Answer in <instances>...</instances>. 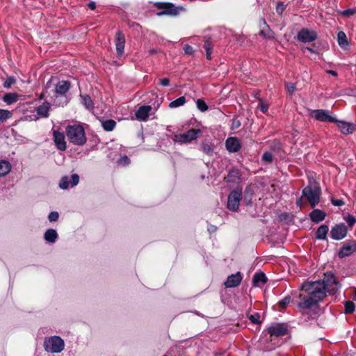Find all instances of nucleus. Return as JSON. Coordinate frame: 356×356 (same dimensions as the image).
Instances as JSON below:
<instances>
[{
  "label": "nucleus",
  "instance_id": "obj_1",
  "mask_svg": "<svg viewBox=\"0 0 356 356\" xmlns=\"http://www.w3.org/2000/svg\"><path fill=\"white\" fill-rule=\"evenodd\" d=\"M302 291L307 293V296L300 294L302 301L298 303L300 309H309L317 305L324 298L323 284L318 282L305 283L302 286Z\"/></svg>",
  "mask_w": 356,
  "mask_h": 356
},
{
  "label": "nucleus",
  "instance_id": "obj_2",
  "mask_svg": "<svg viewBox=\"0 0 356 356\" xmlns=\"http://www.w3.org/2000/svg\"><path fill=\"white\" fill-rule=\"evenodd\" d=\"M66 134L69 140L75 145H81L87 140L84 129L79 124L67 126Z\"/></svg>",
  "mask_w": 356,
  "mask_h": 356
},
{
  "label": "nucleus",
  "instance_id": "obj_3",
  "mask_svg": "<svg viewBox=\"0 0 356 356\" xmlns=\"http://www.w3.org/2000/svg\"><path fill=\"white\" fill-rule=\"evenodd\" d=\"M321 188L316 182H311L302 191V195L307 198L312 207H316L320 200Z\"/></svg>",
  "mask_w": 356,
  "mask_h": 356
},
{
  "label": "nucleus",
  "instance_id": "obj_4",
  "mask_svg": "<svg viewBox=\"0 0 356 356\" xmlns=\"http://www.w3.org/2000/svg\"><path fill=\"white\" fill-rule=\"evenodd\" d=\"M65 346L64 341L58 336L46 338L44 341V348L49 353H60Z\"/></svg>",
  "mask_w": 356,
  "mask_h": 356
},
{
  "label": "nucleus",
  "instance_id": "obj_5",
  "mask_svg": "<svg viewBox=\"0 0 356 356\" xmlns=\"http://www.w3.org/2000/svg\"><path fill=\"white\" fill-rule=\"evenodd\" d=\"M201 132L202 131L200 129H191L185 133L175 134L172 139L176 143L187 144L195 140Z\"/></svg>",
  "mask_w": 356,
  "mask_h": 356
},
{
  "label": "nucleus",
  "instance_id": "obj_6",
  "mask_svg": "<svg viewBox=\"0 0 356 356\" xmlns=\"http://www.w3.org/2000/svg\"><path fill=\"white\" fill-rule=\"evenodd\" d=\"M320 284H323V293L325 296V292L334 293L339 288V284L337 282L336 278L332 273H327L325 274L323 282L316 281Z\"/></svg>",
  "mask_w": 356,
  "mask_h": 356
},
{
  "label": "nucleus",
  "instance_id": "obj_7",
  "mask_svg": "<svg viewBox=\"0 0 356 356\" xmlns=\"http://www.w3.org/2000/svg\"><path fill=\"white\" fill-rule=\"evenodd\" d=\"M242 197V188L232 191L228 195L227 208L233 211L238 210Z\"/></svg>",
  "mask_w": 356,
  "mask_h": 356
},
{
  "label": "nucleus",
  "instance_id": "obj_8",
  "mask_svg": "<svg viewBox=\"0 0 356 356\" xmlns=\"http://www.w3.org/2000/svg\"><path fill=\"white\" fill-rule=\"evenodd\" d=\"M312 118L316 120L324 122H335L337 120L330 115V112L328 110L324 109H316L314 110L311 113Z\"/></svg>",
  "mask_w": 356,
  "mask_h": 356
},
{
  "label": "nucleus",
  "instance_id": "obj_9",
  "mask_svg": "<svg viewBox=\"0 0 356 356\" xmlns=\"http://www.w3.org/2000/svg\"><path fill=\"white\" fill-rule=\"evenodd\" d=\"M158 8L162 9L163 10L159 12L157 15L163 16V15H171L175 16L179 14V11L181 8H178L175 6L172 3H160L157 6Z\"/></svg>",
  "mask_w": 356,
  "mask_h": 356
},
{
  "label": "nucleus",
  "instance_id": "obj_10",
  "mask_svg": "<svg viewBox=\"0 0 356 356\" xmlns=\"http://www.w3.org/2000/svg\"><path fill=\"white\" fill-rule=\"evenodd\" d=\"M79 181V177L77 174H73L70 177L64 176L61 178L59 187L63 190L73 188L78 184Z\"/></svg>",
  "mask_w": 356,
  "mask_h": 356
},
{
  "label": "nucleus",
  "instance_id": "obj_11",
  "mask_svg": "<svg viewBox=\"0 0 356 356\" xmlns=\"http://www.w3.org/2000/svg\"><path fill=\"white\" fill-rule=\"evenodd\" d=\"M298 40L302 42H311L317 38V33L314 30L308 29H302L297 35Z\"/></svg>",
  "mask_w": 356,
  "mask_h": 356
},
{
  "label": "nucleus",
  "instance_id": "obj_12",
  "mask_svg": "<svg viewBox=\"0 0 356 356\" xmlns=\"http://www.w3.org/2000/svg\"><path fill=\"white\" fill-rule=\"evenodd\" d=\"M287 325L285 323H273L268 327V332L270 337H282L286 334Z\"/></svg>",
  "mask_w": 356,
  "mask_h": 356
},
{
  "label": "nucleus",
  "instance_id": "obj_13",
  "mask_svg": "<svg viewBox=\"0 0 356 356\" xmlns=\"http://www.w3.org/2000/svg\"><path fill=\"white\" fill-rule=\"evenodd\" d=\"M347 227L344 224L336 225L332 228L330 236L334 240H341L347 235Z\"/></svg>",
  "mask_w": 356,
  "mask_h": 356
},
{
  "label": "nucleus",
  "instance_id": "obj_14",
  "mask_svg": "<svg viewBox=\"0 0 356 356\" xmlns=\"http://www.w3.org/2000/svg\"><path fill=\"white\" fill-rule=\"evenodd\" d=\"M226 149L230 153L238 152L241 148L239 139L236 137H229L225 140Z\"/></svg>",
  "mask_w": 356,
  "mask_h": 356
},
{
  "label": "nucleus",
  "instance_id": "obj_15",
  "mask_svg": "<svg viewBox=\"0 0 356 356\" xmlns=\"http://www.w3.org/2000/svg\"><path fill=\"white\" fill-rule=\"evenodd\" d=\"M260 31L259 35L266 40H273L275 38V34L270 29V26L267 24L264 19H261L260 23Z\"/></svg>",
  "mask_w": 356,
  "mask_h": 356
},
{
  "label": "nucleus",
  "instance_id": "obj_16",
  "mask_svg": "<svg viewBox=\"0 0 356 356\" xmlns=\"http://www.w3.org/2000/svg\"><path fill=\"white\" fill-rule=\"evenodd\" d=\"M151 111L152 107L150 106H141L136 110L135 113L136 118L139 121L145 122L147 120Z\"/></svg>",
  "mask_w": 356,
  "mask_h": 356
},
{
  "label": "nucleus",
  "instance_id": "obj_17",
  "mask_svg": "<svg viewBox=\"0 0 356 356\" xmlns=\"http://www.w3.org/2000/svg\"><path fill=\"white\" fill-rule=\"evenodd\" d=\"M242 275L240 272L232 274L229 275L227 280L225 282V286L227 288H234L238 286L242 280Z\"/></svg>",
  "mask_w": 356,
  "mask_h": 356
},
{
  "label": "nucleus",
  "instance_id": "obj_18",
  "mask_svg": "<svg viewBox=\"0 0 356 356\" xmlns=\"http://www.w3.org/2000/svg\"><path fill=\"white\" fill-rule=\"evenodd\" d=\"M115 47H116V54L118 56H122L124 54V44H125V38L124 35L121 32H118L115 34Z\"/></svg>",
  "mask_w": 356,
  "mask_h": 356
},
{
  "label": "nucleus",
  "instance_id": "obj_19",
  "mask_svg": "<svg viewBox=\"0 0 356 356\" xmlns=\"http://www.w3.org/2000/svg\"><path fill=\"white\" fill-rule=\"evenodd\" d=\"M54 139L57 148L61 151L65 150L66 143L65 140V136L63 133L58 131H54Z\"/></svg>",
  "mask_w": 356,
  "mask_h": 356
},
{
  "label": "nucleus",
  "instance_id": "obj_20",
  "mask_svg": "<svg viewBox=\"0 0 356 356\" xmlns=\"http://www.w3.org/2000/svg\"><path fill=\"white\" fill-rule=\"evenodd\" d=\"M70 88V83L67 81H60L55 86V92L57 95H65Z\"/></svg>",
  "mask_w": 356,
  "mask_h": 356
},
{
  "label": "nucleus",
  "instance_id": "obj_21",
  "mask_svg": "<svg viewBox=\"0 0 356 356\" xmlns=\"http://www.w3.org/2000/svg\"><path fill=\"white\" fill-rule=\"evenodd\" d=\"M355 250L356 248L354 245L351 243H346L341 248V250L339 251V257L340 258L348 257L352 254L355 251Z\"/></svg>",
  "mask_w": 356,
  "mask_h": 356
},
{
  "label": "nucleus",
  "instance_id": "obj_22",
  "mask_svg": "<svg viewBox=\"0 0 356 356\" xmlns=\"http://www.w3.org/2000/svg\"><path fill=\"white\" fill-rule=\"evenodd\" d=\"M227 181L229 183H238L241 180V173L238 169L233 168L229 171L226 177Z\"/></svg>",
  "mask_w": 356,
  "mask_h": 356
},
{
  "label": "nucleus",
  "instance_id": "obj_23",
  "mask_svg": "<svg viewBox=\"0 0 356 356\" xmlns=\"http://www.w3.org/2000/svg\"><path fill=\"white\" fill-rule=\"evenodd\" d=\"M337 42L340 47L343 49H347L349 47V42L346 34L342 31H339L337 33Z\"/></svg>",
  "mask_w": 356,
  "mask_h": 356
},
{
  "label": "nucleus",
  "instance_id": "obj_24",
  "mask_svg": "<svg viewBox=\"0 0 356 356\" xmlns=\"http://www.w3.org/2000/svg\"><path fill=\"white\" fill-rule=\"evenodd\" d=\"M310 218L313 222L318 223L325 219V213L319 209H314L310 213Z\"/></svg>",
  "mask_w": 356,
  "mask_h": 356
},
{
  "label": "nucleus",
  "instance_id": "obj_25",
  "mask_svg": "<svg viewBox=\"0 0 356 356\" xmlns=\"http://www.w3.org/2000/svg\"><path fill=\"white\" fill-rule=\"evenodd\" d=\"M267 282V277L264 273H256L252 280L254 285L257 286H262Z\"/></svg>",
  "mask_w": 356,
  "mask_h": 356
},
{
  "label": "nucleus",
  "instance_id": "obj_26",
  "mask_svg": "<svg viewBox=\"0 0 356 356\" xmlns=\"http://www.w3.org/2000/svg\"><path fill=\"white\" fill-rule=\"evenodd\" d=\"M50 109V104L47 102L43 103L36 108L37 114L41 118H47Z\"/></svg>",
  "mask_w": 356,
  "mask_h": 356
},
{
  "label": "nucleus",
  "instance_id": "obj_27",
  "mask_svg": "<svg viewBox=\"0 0 356 356\" xmlns=\"http://www.w3.org/2000/svg\"><path fill=\"white\" fill-rule=\"evenodd\" d=\"M201 149L204 154L209 156H212L214 152L213 144L208 140L202 143Z\"/></svg>",
  "mask_w": 356,
  "mask_h": 356
},
{
  "label": "nucleus",
  "instance_id": "obj_28",
  "mask_svg": "<svg viewBox=\"0 0 356 356\" xmlns=\"http://www.w3.org/2000/svg\"><path fill=\"white\" fill-rule=\"evenodd\" d=\"M329 228L327 225H321L316 233V238L319 240H325L326 238V236L327 234Z\"/></svg>",
  "mask_w": 356,
  "mask_h": 356
},
{
  "label": "nucleus",
  "instance_id": "obj_29",
  "mask_svg": "<svg viewBox=\"0 0 356 356\" xmlns=\"http://www.w3.org/2000/svg\"><path fill=\"white\" fill-rule=\"evenodd\" d=\"M11 170L10 163L6 160H0V177L6 176Z\"/></svg>",
  "mask_w": 356,
  "mask_h": 356
},
{
  "label": "nucleus",
  "instance_id": "obj_30",
  "mask_svg": "<svg viewBox=\"0 0 356 356\" xmlns=\"http://www.w3.org/2000/svg\"><path fill=\"white\" fill-rule=\"evenodd\" d=\"M44 238L47 242L54 243L58 238V234L55 229H49L44 233Z\"/></svg>",
  "mask_w": 356,
  "mask_h": 356
},
{
  "label": "nucleus",
  "instance_id": "obj_31",
  "mask_svg": "<svg viewBox=\"0 0 356 356\" xmlns=\"http://www.w3.org/2000/svg\"><path fill=\"white\" fill-rule=\"evenodd\" d=\"M337 127L340 129L341 132L343 134H348L352 132L350 124L343 121L336 122Z\"/></svg>",
  "mask_w": 356,
  "mask_h": 356
},
{
  "label": "nucleus",
  "instance_id": "obj_32",
  "mask_svg": "<svg viewBox=\"0 0 356 356\" xmlns=\"http://www.w3.org/2000/svg\"><path fill=\"white\" fill-rule=\"evenodd\" d=\"M103 129L106 131H111L116 126V122L113 120H106L102 122Z\"/></svg>",
  "mask_w": 356,
  "mask_h": 356
},
{
  "label": "nucleus",
  "instance_id": "obj_33",
  "mask_svg": "<svg viewBox=\"0 0 356 356\" xmlns=\"http://www.w3.org/2000/svg\"><path fill=\"white\" fill-rule=\"evenodd\" d=\"M18 95L15 93H7L3 97V100L8 104H12L17 101Z\"/></svg>",
  "mask_w": 356,
  "mask_h": 356
},
{
  "label": "nucleus",
  "instance_id": "obj_34",
  "mask_svg": "<svg viewBox=\"0 0 356 356\" xmlns=\"http://www.w3.org/2000/svg\"><path fill=\"white\" fill-rule=\"evenodd\" d=\"M186 103V98L184 97H180L177 99L171 102L169 104V107L171 108H177L183 106Z\"/></svg>",
  "mask_w": 356,
  "mask_h": 356
},
{
  "label": "nucleus",
  "instance_id": "obj_35",
  "mask_svg": "<svg viewBox=\"0 0 356 356\" xmlns=\"http://www.w3.org/2000/svg\"><path fill=\"white\" fill-rule=\"evenodd\" d=\"M196 105H197V108L201 111V112H205L208 110V106H207V104H206V102L202 99H198L197 101H196Z\"/></svg>",
  "mask_w": 356,
  "mask_h": 356
},
{
  "label": "nucleus",
  "instance_id": "obj_36",
  "mask_svg": "<svg viewBox=\"0 0 356 356\" xmlns=\"http://www.w3.org/2000/svg\"><path fill=\"white\" fill-rule=\"evenodd\" d=\"M12 116V113L8 110L0 109V122L9 119Z\"/></svg>",
  "mask_w": 356,
  "mask_h": 356
},
{
  "label": "nucleus",
  "instance_id": "obj_37",
  "mask_svg": "<svg viewBox=\"0 0 356 356\" xmlns=\"http://www.w3.org/2000/svg\"><path fill=\"white\" fill-rule=\"evenodd\" d=\"M344 306L346 314H351L355 311V304L352 301L346 302Z\"/></svg>",
  "mask_w": 356,
  "mask_h": 356
},
{
  "label": "nucleus",
  "instance_id": "obj_38",
  "mask_svg": "<svg viewBox=\"0 0 356 356\" xmlns=\"http://www.w3.org/2000/svg\"><path fill=\"white\" fill-rule=\"evenodd\" d=\"M117 163L120 165H127L130 163V159L127 156L123 155L120 156V158L118 160Z\"/></svg>",
  "mask_w": 356,
  "mask_h": 356
},
{
  "label": "nucleus",
  "instance_id": "obj_39",
  "mask_svg": "<svg viewBox=\"0 0 356 356\" xmlns=\"http://www.w3.org/2000/svg\"><path fill=\"white\" fill-rule=\"evenodd\" d=\"M260 314L257 312L250 314L248 318L254 324L261 323Z\"/></svg>",
  "mask_w": 356,
  "mask_h": 356
},
{
  "label": "nucleus",
  "instance_id": "obj_40",
  "mask_svg": "<svg viewBox=\"0 0 356 356\" xmlns=\"http://www.w3.org/2000/svg\"><path fill=\"white\" fill-rule=\"evenodd\" d=\"M356 13V8H348L340 11V13L345 17H349L354 15Z\"/></svg>",
  "mask_w": 356,
  "mask_h": 356
},
{
  "label": "nucleus",
  "instance_id": "obj_41",
  "mask_svg": "<svg viewBox=\"0 0 356 356\" xmlns=\"http://www.w3.org/2000/svg\"><path fill=\"white\" fill-rule=\"evenodd\" d=\"M59 215L56 211H51L49 216L48 219L50 222H55L58 219Z\"/></svg>",
  "mask_w": 356,
  "mask_h": 356
},
{
  "label": "nucleus",
  "instance_id": "obj_42",
  "mask_svg": "<svg viewBox=\"0 0 356 356\" xmlns=\"http://www.w3.org/2000/svg\"><path fill=\"white\" fill-rule=\"evenodd\" d=\"M285 8H286V6L282 2H278L277 3V6H276V12L279 15H281L283 13V11L285 10Z\"/></svg>",
  "mask_w": 356,
  "mask_h": 356
},
{
  "label": "nucleus",
  "instance_id": "obj_43",
  "mask_svg": "<svg viewBox=\"0 0 356 356\" xmlns=\"http://www.w3.org/2000/svg\"><path fill=\"white\" fill-rule=\"evenodd\" d=\"M345 220L350 227H352L356 222V219L352 215H348L346 217Z\"/></svg>",
  "mask_w": 356,
  "mask_h": 356
},
{
  "label": "nucleus",
  "instance_id": "obj_44",
  "mask_svg": "<svg viewBox=\"0 0 356 356\" xmlns=\"http://www.w3.org/2000/svg\"><path fill=\"white\" fill-rule=\"evenodd\" d=\"M15 82V79L13 77H9L3 83V87L6 88H9Z\"/></svg>",
  "mask_w": 356,
  "mask_h": 356
},
{
  "label": "nucleus",
  "instance_id": "obj_45",
  "mask_svg": "<svg viewBox=\"0 0 356 356\" xmlns=\"http://www.w3.org/2000/svg\"><path fill=\"white\" fill-rule=\"evenodd\" d=\"M290 300L291 298L289 296H286L279 302V305L282 307H286L290 302Z\"/></svg>",
  "mask_w": 356,
  "mask_h": 356
},
{
  "label": "nucleus",
  "instance_id": "obj_46",
  "mask_svg": "<svg viewBox=\"0 0 356 356\" xmlns=\"http://www.w3.org/2000/svg\"><path fill=\"white\" fill-rule=\"evenodd\" d=\"M183 49L184 51V54L186 55H191L193 53V49L189 44H185Z\"/></svg>",
  "mask_w": 356,
  "mask_h": 356
},
{
  "label": "nucleus",
  "instance_id": "obj_47",
  "mask_svg": "<svg viewBox=\"0 0 356 356\" xmlns=\"http://www.w3.org/2000/svg\"><path fill=\"white\" fill-rule=\"evenodd\" d=\"M262 159L266 162H271L273 160V155L270 152H265L262 156Z\"/></svg>",
  "mask_w": 356,
  "mask_h": 356
},
{
  "label": "nucleus",
  "instance_id": "obj_48",
  "mask_svg": "<svg viewBox=\"0 0 356 356\" xmlns=\"http://www.w3.org/2000/svg\"><path fill=\"white\" fill-rule=\"evenodd\" d=\"M286 90L289 93L292 94L296 90V85L292 83H288L286 85Z\"/></svg>",
  "mask_w": 356,
  "mask_h": 356
},
{
  "label": "nucleus",
  "instance_id": "obj_49",
  "mask_svg": "<svg viewBox=\"0 0 356 356\" xmlns=\"http://www.w3.org/2000/svg\"><path fill=\"white\" fill-rule=\"evenodd\" d=\"M332 204L334 206L340 207L344 204V202L341 199H334L331 200Z\"/></svg>",
  "mask_w": 356,
  "mask_h": 356
},
{
  "label": "nucleus",
  "instance_id": "obj_50",
  "mask_svg": "<svg viewBox=\"0 0 356 356\" xmlns=\"http://www.w3.org/2000/svg\"><path fill=\"white\" fill-rule=\"evenodd\" d=\"M259 106L260 108V110L263 112V113H266L268 111V106L264 104L261 100V99H259Z\"/></svg>",
  "mask_w": 356,
  "mask_h": 356
},
{
  "label": "nucleus",
  "instance_id": "obj_51",
  "mask_svg": "<svg viewBox=\"0 0 356 356\" xmlns=\"http://www.w3.org/2000/svg\"><path fill=\"white\" fill-rule=\"evenodd\" d=\"M159 84L162 86H168L170 84V80L168 78H163L159 80Z\"/></svg>",
  "mask_w": 356,
  "mask_h": 356
},
{
  "label": "nucleus",
  "instance_id": "obj_52",
  "mask_svg": "<svg viewBox=\"0 0 356 356\" xmlns=\"http://www.w3.org/2000/svg\"><path fill=\"white\" fill-rule=\"evenodd\" d=\"M81 97H82V100H83V102L84 105L88 108V97L87 96H81Z\"/></svg>",
  "mask_w": 356,
  "mask_h": 356
},
{
  "label": "nucleus",
  "instance_id": "obj_53",
  "mask_svg": "<svg viewBox=\"0 0 356 356\" xmlns=\"http://www.w3.org/2000/svg\"><path fill=\"white\" fill-rule=\"evenodd\" d=\"M204 48L206 49V51H211V47L209 42H207L204 44Z\"/></svg>",
  "mask_w": 356,
  "mask_h": 356
},
{
  "label": "nucleus",
  "instance_id": "obj_54",
  "mask_svg": "<svg viewBox=\"0 0 356 356\" xmlns=\"http://www.w3.org/2000/svg\"><path fill=\"white\" fill-rule=\"evenodd\" d=\"M326 72L329 74H331L334 76H338V74L336 71H334V70H327Z\"/></svg>",
  "mask_w": 356,
  "mask_h": 356
},
{
  "label": "nucleus",
  "instance_id": "obj_55",
  "mask_svg": "<svg viewBox=\"0 0 356 356\" xmlns=\"http://www.w3.org/2000/svg\"><path fill=\"white\" fill-rule=\"evenodd\" d=\"M95 8V3L94 1H90V10H94Z\"/></svg>",
  "mask_w": 356,
  "mask_h": 356
},
{
  "label": "nucleus",
  "instance_id": "obj_56",
  "mask_svg": "<svg viewBox=\"0 0 356 356\" xmlns=\"http://www.w3.org/2000/svg\"><path fill=\"white\" fill-rule=\"evenodd\" d=\"M206 52H207V54H206L207 55V58L210 60L211 58V51H206Z\"/></svg>",
  "mask_w": 356,
  "mask_h": 356
},
{
  "label": "nucleus",
  "instance_id": "obj_57",
  "mask_svg": "<svg viewBox=\"0 0 356 356\" xmlns=\"http://www.w3.org/2000/svg\"><path fill=\"white\" fill-rule=\"evenodd\" d=\"M216 227L215 226H211L210 229H209V231L210 232H214L216 231Z\"/></svg>",
  "mask_w": 356,
  "mask_h": 356
},
{
  "label": "nucleus",
  "instance_id": "obj_58",
  "mask_svg": "<svg viewBox=\"0 0 356 356\" xmlns=\"http://www.w3.org/2000/svg\"><path fill=\"white\" fill-rule=\"evenodd\" d=\"M353 299H354V300H355V301H356V289H355V291H354V297H353Z\"/></svg>",
  "mask_w": 356,
  "mask_h": 356
},
{
  "label": "nucleus",
  "instance_id": "obj_59",
  "mask_svg": "<svg viewBox=\"0 0 356 356\" xmlns=\"http://www.w3.org/2000/svg\"><path fill=\"white\" fill-rule=\"evenodd\" d=\"M307 49H308L309 51H311V52H312V51H313L312 49H311V48H307Z\"/></svg>",
  "mask_w": 356,
  "mask_h": 356
},
{
  "label": "nucleus",
  "instance_id": "obj_60",
  "mask_svg": "<svg viewBox=\"0 0 356 356\" xmlns=\"http://www.w3.org/2000/svg\"><path fill=\"white\" fill-rule=\"evenodd\" d=\"M236 127H239L240 126V122H237V125H236Z\"/></svg>",
  "mask_w": 356,
  "mask_h": 356
},
{
  "label": "nucleus",
  "instance_id": "obj_61",
  "mask_svg": "<svg viewBox=\"0 0 356 356\" xmlns=\"http://www.w3.org/2000/svg\"><path fill=\"white\" fill-rule=\"evenodd\" d=\"M216 356H222L221 354H217Z\"/></svg>",
  "mask_w": 356,
  "mask_h": 356
}]
</instances>
